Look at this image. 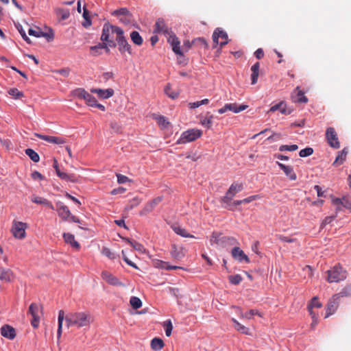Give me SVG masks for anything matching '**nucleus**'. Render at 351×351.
<instances>
[{
    "mask_svg": "<svg viewBox=\"0 0 351 351\" xmlns=\"http://www.w3.org/2000/svg\"><path fill=\"white\" fill-rule=\"evenodd\" d=\"M67 327L75 326L78 328L88 326L92 319L89 313L86 312L70 313L65 317Z\"/></svg>",
    "mask_w": 351,
    "mask_h": 351,
    "instance_id": "nucleus-1",
    "label": "nucleus"
},
{
    "mask_svg": "<svg viewBox=\"0 0 351 351\" xmlns=\"http://www.w3.org/2000/svg\"><path fill=\"white\" fill-rule=\"evenodd\" d=\"M169 43H170L173 52L178 55L182 56L183 53L180 49V41L178 40V38L175 36H170L169 40Z\"/></svg>",
    "mask_w": 351,
    "mask_h": 351,
    "instance_id": "nucleus-22",
    "label": "nucleus"
},
{
    "mask_svg": "<svg viewBox=\"0 0 351 351\" xmlns=\"http://www.w3.org/2000/svg\"><path fill=\"white\" fill-rule=\"evenodd\" d=\"M112 14L114 16H132L131 14L130 13V11L125 8H122L114 10L112 12Z\"/></svg>",
    "mask_w": 351,
    "mask_h": 351,
    "instance_id": "nucleus-44",
    "label": "nucleus"
},
{
    "mask_svg": "<svg viewBox=\"0 0 351 351\" xmlns=\"http://www.w3.org/2000/svg\"><path fill=\"white\" fill-rule=\"evenodd\" d=\"M117 29H121V28L119 27L115 26V25H110L109 23H104V25L103 26L102 34L101 36V40L102 41L108 43L109 46L111 47H116L115 42L113 40L110 39V35L112 34H116L117 35Z\"/></svg>",
    "mask_w": 351,
    "mask_h": 351,
    "instance_id": "nucleus-4",
    "label": "nucleus"
},
{
    "mask_svg": "<svg viewBox=\"0 0 351 351\" xmlns=\"http://www.w3.org/2000/svg\"><path fill=\"white\" fill-rule=\"evenodd\" d=\"M341 206L348 209L351 208V199L346 197H343Z\"/></svg>",
    "mask_w": 351,
    "mask_h": 351,
    "instance_id": "nucleus-63",
    "label": "nucleus"
},
{
    "mask_svg": "<svg viewBox=\"0 0 351 351\" xmlns=\"http://www.w3.org/2000/svg\"><path fill=\"white\" fill-rule=\"evenodd\" d=\"M14 279V275L10 269L1 270V281L11 282Z\"/></svg>",
    "mask_w": 351,
    "mask_h": 351,
    "instance_id": "nucleus-35",
    "label": "nucleus"
},
{
    "mask_svg": "<svg viewBox=\"0 0 351 351\" xmlns=\"http://www.w3.org/2000/svg\"><path fill=\"white\" fill-rule=\"evenodd\" d=\"M165 92L166 95L169 97L170 98L175 99L178 97V94L176 92H174L170 85H167L165 88Z\"/></svg>",
    "mask_w": 351,
    "mask_h": 351,
    "instance_id": "nucleus-54",
    "label": "nucleus"
},
{
    "mask_svg": "<svg viewBox=\"0 0 351 351\" xmlns=\"http://www.w3.org/2000/svg\"><path fill=\"white\" fill-rule=\"evenodd\" d=\"M326 280L328 282H339L347 277V271L339 265H337L327 271Z\"/></svg>",
    "mask_w": 351,
    "mask_h": 351,
    "instance_id": "nucleus-3",
    "label": "nucleus"
},
{
    "mask_svg": "<svg viewBox=\"0 0 351 351\" xmlns=\"http://www.w3.org/2000/svg\"><path fill=\"white\" fill-rule=\"evenodd\" d=\"M130 305L132 306L134 309H138L141 307L142 306V302L141 300L135 296L131 297L130 300Z\"/></svg>",
    "mask_w": 351,
    "mask_h": 351,
    "instance_id": "nucleus-46",
    "label": "nucleus"
},
{
    "mask_svg": "<svg viewBox=\"0 0 351 351\" xmlns=\"http://www.w3.org/2000/svg\"><path fill=\"white\" fill-rule=\"evenodd\" d=\"M101 278L110 285L118 287L123 286V284L116 276L107 271H102Z\"/></svg>",
    "mask_w": 351,
    "mask_h": 351,
    "instance_id": "nucleus-14",
    "label": "nucleus"
},
{
    "mask_svg": "<svg viewBox=\"0 0 351 351\" xmlns=\"http://www.w3.org/2000/svg\"><path fill=\"white\" fill-rule=\"evenodd\" d=\"M213 40L215 44L214 47L218 44L223 47L228 43V34L223 29L217 28L213 32Z\"/></svg>",
    "mask_w": 351,
    "mask_h": 351,
    "instance_id": "nucleus-10",
    "label": "nucleus"
},
{
    "mask_svg": "<svg viewBox=\"0 0 351 351\" xmlns=\"http://www.w3.org/2000/svg\"><path fill=\"white\" fill-rule=\"evenodd\" d=\"M156 120L157 121L158 125L162 126V128H167V125H169V122L163 116H158L157 117H156Z\"/></svg>",
    "mask_w": 351,
    "mask_h": 351,
    "instance_id": "nucleus-59",
    "label": "nucleus"
},
{
    "mask_svg": "<svg viewBox=\"0 0 351 351\" xmlns=\"http://www.w3.org/2000/svg\"><path fill=\"white\" fill-rule=\"evenodd\" d=\"M53 167L56 170L57 176L62 180H64L66 182H71L73 183L78 182L79 176H77L75 174H69L64 171H62L58 165V162L56 158L53 159Z\"/></svg>",
    "mask_w": 351,
    "mask_h": 351,
    "instance_id": "nucleus-9",
    "label": "nucleus"
},
{
    "mask_svg": "<svg viewBox=\"0 0 351 351\" xmlns=\"http://www.w3.org/2000/svg\"><path fill=\"white\" fill-rule=\"evenodd\" d=\"M17 29L21 35L22 38L28 43H30V39L29 37L26 35L25 30L23 29L21 26L17 27Z\"/></svg>",
    "mask_w": 351,
    "mask_h": 351,
    "instance_id": "nucleus-64",
    "label": "nucleus"
},
{
    "mask_svg": "<svg viewBox=\"0 0 351 351\" xmlns=\"http://www.w3.org/2000/svg\"><path fill=\"white\" fill-rule=\"evenodd\" d=\"M202 134V132L198 129H191L184 132L178 141V144L192 142L199 138Z\"/></svg>",
    "mask_w": 351,
    "mask_h": 351,
    "instance_id": "nucleus-5",
    "label": "nucleus"
},
{
    "mask_svg": "<svg viewBox=\"0 0 351 351\" xmlns=\"http://www.w3.org/2000/svg\"><path fill=\"white\" fill-rule=\"evenodd\" d=\"M162 199V197H157L152 201L147 202L142 210L140 212V215H146L147 213L152 212L154 208L160 203Z\"/></svg>",
    "mask_w": 351,
    "mask_h": 351,
    "instance_id": "nucleus-15",
    "label": "nucleus"
},
{
    "mask_svg": "<svg viewBox=\"0 0 351 351\" xmlns=\"http://www.w3.org/2000/svg\"><path fill=\"white\" fill-rule=\"evenodd\" d=\"M164 346L163 341L160 338L155 337L151 341V348L156 351L162 350Z\"/></svg>",
    "mask_w": 351,
    "mask_h": 351,
    "instance_id": "nucleus-37",
    "label": "nucleus"
},
{
    "mask_svg": "<svg viewBox=\"0 0 351 351\" xmlns=\"http://www.w3.org/2000/svg\"><path fill=\"white\" fill-rule=\"evenodd\" d=\"M63 238L64 241L67 243H69L73 247L78 250L80 249V244L77 241L75 240L74 235L70 233H64Z\"/></svg>",
    "mask_w": 351,
    "mask_h": 351,
    "instance_id": "nucleus-29",
    "label": "nucleus"
},
{
    "mask_svg": "<svg viewBox=\"0 0 351 351\" xmlns=\"http://www.w3.org/2000/svg\"><path fill=\"white\" fill-rule=\"evenodd\" d=\"M276 110H279L282 114H289L291 112L287 108L286 104L283 101L272 106L268 112H274Z\"/></svg>",
    "mask_w": 351,
    "mask_h": 351,
    "instance_id": "nucleus-23",
    "label": "nucleus"
},
{
    "mask_svg": "<svg viewBox=\"0 0 351 351\" xmlns=\"http://www.w3.org/2000/svg\"><path fill=\"white\" fill-rule=\"evenodd\" d=\"M86 104L91 107H96L101 110V111H105L106 108L104 105L99 104L95 97H93L90 93L88 95L87 99L85 100Z\"/></svg>",
    "mask_w": 351,
    "mask_h": 351,
    "instance_id": "nucleus-26",
    "label": "nucleus"
},
{
    "mask_svg": "<svg viewBox=\"0 0 351 351\" xmlns=\"http://www.w3.org/2000/svg\"><path fill=\"white\" fill-rule=\"evenodd\" d=\"M247 108H248V106L244 105V104L239 105V106H237V104L235 103H230V104H226V108L227 109V111L228 110L232 111L234 113H239L241 111L245 110Z\"/></svg>",
    "mask_w": 351,
    "mask_h": 351,
    "instance_id": "nucleus-27",
    "label": "nucleus"
},
{
    "mask_svg": "<svg viewBox=\"0 0 351 351\" xmlns=\"http://www.w3.org/2000/svg\"><path fill=\"white\" fill-rule=\"evenodd\" d=\"M156 266L158 268L165 269L167 270L182 269V267H181L171 266L167 262L162 261H158L156 263Z\"/></svg>",
    "mask_w": 351,
    "mask_h": 351,
    "instance_id": "nucleus-38",
    "label": "nucleus"
},
{
    "mask_svg": "<svg viewBox=\"0 0 351 351\" xmlns=\"http://www.w3.org/2000/svg\"><path fill=\"white\" fill-rule=\"evenodd\" d=\"M28 313L32 315V319L31 320L32 326L36 328L38 327L42 314V308L36 303H32L29 305Z\"/></svg>",
    "mask_w": 351,
    "mask_h": 351,
    "instance_id": "nucleus-7",
    "label": "nucleus"
},
{
    "mask_svg": "<svg viewBox=\"0 0 351 351\" xmlns=\"http://www.w3.org/2000/svg\"><path fill=\"white\" fill-rule=\"evenodd\" d=\"M171 255L175 259H181L184 256L183 249L181 247H178L176 245H172L171 250Z\"/></svg>",
    "mask_w": 351,
    "mask_h": 351,
    "instance_id": "nucleus-28",
    "label": "nucleus"
},
{
    "mask_svg": "<svg viewBox=\"0 0 351 351\" xmlns=\"http://www.w3.org/2000/svg\"><path fill=\"white\" fill-rule=\"evenodd\" d=\"M92 93H95L100 99H108L114 95V90L112 88L101 89V88H92L90 89Z\"/></svg>",
    "mask_w": 351,
    "mask_h": 351,
    "instance_id": "nucleus-17",
    "label": "nucleus"
},
{
    "mask_svg": "<svg viewBox=\"0 0 351 351\" xmlns=\"http://www.w3.org/2000/svg\"><path fill=\"white\" fill-rule=\"evenodd\" d=\"M130 38L135 45L140 46L143 44V40L138 32H132L130 34Z\"/></svg>",
    "mask_w": 351,
    "mask_h": 351,
    "instance_id": "nucleus-39",
    "label": "nucleus"
},
{
    "mask_svg": "<svg viewBox=\"0 0 351 351\" xmlns=\"http://www.w3.org/2000/svg\"><path fill=\"white\" fill-rule=\"evenodd\" d=\"M322 303L318 301L317 297H313L309 304H308V309H313V308H320L322 307Z\"/></svg>",
    "mask_w": 351,
    "mask_h": 351,
    "instance_id": "nucleus-50",
    "label": "nucleus"
},
{
    "mask_svg": "<svg viewBox=\"0 0 351 351\" xmlns=\"http://www.w3.org/2000/svg\"><path fill=\"white\" fill-rule=\"evenodd\" d=\"M348 152L346 151V149L344 148L343 150L339 152L338 153L337 156L336 157L335 160L333 162L334 166H339L341 165L343 161L346 160V156H347Z\"/></svg>",
    "mask_w": 351,
    "mask_h": 351,
    "instance_id": "nucleus-34",
    "label": "nucleus"
},
{
    "mask_svg": "<svg viewBox=\"0 0 351 351\" xmlns=\"http://www.w3.org/2000/svg\"><path fill=\"white\" fill-rule=\"evenodd\" d=\"M298 149V146L297 145H282L279 147V150L280 152L284 151H290L293 152Z\"/></svg>",
    "mask_w": 351,
    "mask_h": 351,
    "instance_id": "nucleus-57",
    "label": "nucleus"
},
{
    "mask_svg": "<svg viewBox=\"0 0 351 351\" xmlns=\"http://www.w3.org/2000/svg\"><path fill=\"white\" fill-rule=\"evenodd\" d=\"M64 319V312L63 310H60L58 313V331H57V335H58V338H60L62 335V323H63Z\"/></svg>",
    "mask_w": 351,
    "mask_h": 351,
    "instance_id": "nucleus-41",
    "label": "nucleus"
},
{
    "mask_svg": "<svg viewBox=\"0 0 351 351\" xmlns=\"http://www.w3.org/2000/svg\"><path fill=\"white\" fill-rule=\"evenodd\" d=\"M192 45L201 48H208V43L204 38H197L192 41Z\"/></svg>",
    "mask_w": 351,
    "mask_h": 351,
    "instance_id": "nucleus-43",
    "label": "nucleus"
},
{
    "mask_svg": "<svg viewBox=\"0 0 351 351\" xmlns=\"http://www.w3.org/2000/svg\"><path fill=\"white\" fill-rule=\"evenodd\" d=\"M141 202V200L138 197H134L130 201V202L127 205L125 209H127L128 210H132L134 207H136L137 206H138Z\"/></svg>",
    "mask_w": 351,
    "mask_h": 351,
    "instance_id": "nucleus-49",
    "label": "nucleus"
},
{
    "mask_svg": "<svg viewBox=\"0 0 351 351\" xmlns=\"http://www.w3.org/2000/svg\"><path fill=\"white\" fill-rule=\"evenodd\" d=\"M232 256L234 259L239 261V262H242L243 261H245L246 263L250 262V259L247 256L245 255L243 251L239 247H234L232 250Z\"/></svg>",
    "mask_w": 351,
    "mask_h": 351,
    "instance_id": "nucleus-19",
    "label": "nucleus"
},
{
    "mask_svg": "<svg viewBox=\"0 0 351 351\" xmlns=\"http://www.w3.org/2000/svg\"><path fill=\"white\" fill-rule=\"evenodd\" d=\"M8 94L14 99H19L24 95L23 92L19 91L17 88H10L8 90Z\"/></svg>",
    "mask_w": 351,
    "mask_h": 351,
    "instance_id": "nucleus-48",
    "label": "nucleus"
},
{
    "mask_svg": "<svg viewBox=\"0 0 351 351\" xmlns=\"http://www.w3.org/2000/svg\"><path fill=\"white\" fill-rule=\"evenodd\" d=\"M232 322L234 323V328L237 331L245 335H250V329L240 324L237 319H235L234 318H232Z\"/></svg>",
    "mask_w": 351,
    "mask_h": 351,
    "instance_id": "nucleus-32",
    "label": "nucleus"
},
{
    "mask_svg": "<svg viewBox=\"0 0 351 351\" xmlns=\"http://www.w3.org/2000/svg\"><path fill=\"white\" fill-rule=\"evenodd\" d=\"M117 36L116 40L119 45V51L121 53H124L127 51L129 54H132V49L130 45L128 43L123 35V30L122 29H117Z\"/></svg>",
    "mask_w": 351,
    "mask_h": 351,
    "instance_id": "nucleus-8",
    "label": "nucleus"
},
{
    "mask_svg": "<svg viewBox=\"0 0 351 351\" xmlns=\"http://www.w3.org/2000/svg\"><path fill=\"white\" fill-rule=\"evenodd\" d=\"M210 245H217L220 247H228L238 243L237 240L232 237H221V234L213 232L210 238Z\"/></svg>",
    "mask_w": 351,
    "mask_h": 351,
    "instance_id": "nucleus-2",
    "label": "nucleus"
},
{
    "mask_svg": "<svg viewBox=\"0 0 351 351\" xmlns=\"http://www.w3.org/2000/svg\"><path fill=\"white\" fill-rule=\"evenodd\" d=\"M276 163L280 168V169H282L284 171L286 176L289 177V178L291 180H295L297 179V176L295 173L292 167L285 165L284 164L280 162H276Z\"/></svg>",
    "mask_w": 351,
    "mask_h": 351,
    "instance_id": "nucleus-21",
    "label": "nucleus"
},
{
    "mask_svg": "<svg viewBox=\"0 0 351 351\" xmlns=\"http://www.w3.org/2000/svg\"><path fill=\"white\" fill-rule=\"evenodd\" d=\"M228 280L232 285H239L243 280L239 274L231 275L228 276Z\"/></svg>",
    "mask_w": 351,
    "mask_h": 351,
    "instance_id": "nucleus-51",
    "label": "nucleus"
},
{
    "mask_svg": "<svg viewBox=\"0 0 351 351\" xmlns=\"http://www.w3.org/2000/svg\"><path fill=\"white\" fill-rule=\"evenodd\" d=\"M89 93L83 88H77L74 90L75 96L81 99L86 100Z\"/></svg>",
    "mask_w": 351,
    "mask_h": 351,
    "instance_id": "nucleus-45",
    "label": "nucleus"
},
{
    "mask_svg": "<svg viewBox=\"0 0 351 351\" xmlns=\"http://www.w3.org/2000/svg\"><path fill=\"white\" fill-rule=\"evenodd\" d=\"M154 32L164 34H169L168 28L163 19H158L156 21L155 24Z\"/></svg>",
    "mask_w": 351,
    "mask_h": 351,
    "instance_id": "nucleus-25",
    "label": "nucleus"
},
{
    "mask_svg": "<svg viewBox=\"0 0 351 351\" xmlns=\"http://www.w3.org/2000/svg\"><path fill=\"white\" fill-rule=\"evenodd\" d=\"M31 200L32 202H34L35 204L45 206L51 210L55 209L54 206L51 204V202L44 197L36 196V195H33L31 198Z\"/></svg>",
    "mask_w": 351,
    "mask_h": 351,
    "instance_id": "nucleus-24",
    "label": "nucleus"
},
{
    "mask_svg": "<svg viewBox=\"0 0 351 351\" xmlns=\"http://www.w3.org/2000/svg\"><path fill=\"white\" fill-rule=\"evenodd\" d=\"M332 204H334L337 206V208H336L337 211H339L341 210L342 199L333 197L332 199Z\"/></svg>",
    "mask_w": 351,
    "mask_h": 351,
    "instance_id": "nucleus-61",
    "label": "nucleus"
},
{
    "mask_svg": "<svg viewBox=\"0 0 351 351\" xmlns=\"http://www.w3.org/2000/svg\"><path fill=\"white\" fill-rule=\"evenodd\" d=\"M56 210L58 215L62 218V220L66 221L69 219V217L71 215V212L68 206L62 204V203H58L57 204Z\"/></svg>",
    "mask_w": 351,
    "mask_h": 351,
    "instance_id": "nucleus-20",
    "label": "nucleus"
},
{
    "mask_svg": "<svg viewBox=\"0 0 351 351\" xmlns=\"http://www.w3.org/2000/svg\"><path fill=\"white\" fill-rule=\"evenodd\" d=\"M336 295H339V298L343 297H350L351 296V285H348L345 287L339 293Z\"/></svg>",
    "mask_w": 351,
    "mask_h": 351,
    "instance_id": "nucleus-47",
    "label": "nucleus"
},
{
    "mask_svg": "<svg viewBox=\"0 0 351 351\" xmlns=\"http://www.w3.org/2000/svg\"><path fill=\"white\" fill-rule=\"evenodd\" d=\"M101 253L103 255L106 256L110 259L112 260L116 258V255L113 252H112L109 248L106 247H104L102 248Z\"/></svg>",
    "mask_w": 351,
    "mask_h": 351,
    "instance_id": "nucleus-55",
    "label": "nucleus"
},
{
    "mask_svg": "<svg viewBox=\"0 0 351 351\" xmlns=\"http://www.w3.org/2000/svg\"><path fill=\"white\" fill-rule=\"evenodd\" d=\"M243 189L242 184L233 183L231 184L226 195L221 198V202L225 204L230 206V202L234 195L241 191Z\"/></svg>",
    "mask_w": 351,
    "mask_h": 351,
    "instance_id": "nucleus-6",
    "label": "nucleus"
},
{
    "mask_svg": "<svg viewBox=\"0 0 351 351\" xmlns=\"http://www.w3.org/2000/svg\"><path fill=\"white\" fill-rule=\"evenodd\" d=\"M16 332L14 327L5 324L1 326V336L10 339L12 340L16 337Z\"/></svg>",
    "mask_w": 351,
    "mask_h": 351,
    "instance_id": "nucleus-18",
    "label": "nucleus"
},
{
    "mask_svg": "<svg viewBox=\"0 0 351 351\" xmlns=\"http://www.w3.org/2000/svg\"><path fill=\"white\" fill-rule=\"evenodd\" d=\"M123 239L128 242L135 250L140 252L141 253L145 252V249L141 243L134 240H130L128 238H123Z\"/></svg>",
    "mask_w": 351,
    "mask_h": 351,
    "instance_id": "nucleus-33",
    "label": "nucleus"
},
{
    "mask_svg": "<svg viewBox=\"0 0 351 351\" xmlns=\"http://www.w3.org/2000/svg\"><path fill=\"white\" fill-rule=\"evenodd\" d=\"M34 135L42 140L53 144L60 145L66 143V140L61 137L43 135L38 133H35Z\"/></svg>",
    "mask_w": 351,
    "mask_h": 351,
    "instance_id": "nucleus-16",
    "label": "nucleus"
},
{
    "mask_svg": "<svg viewBox=\"0 0 351 351\" xmlns=\"http://www.w3.org/2000/svg\"><path fill=\"white\" fill-rule=\"evenodd\" d=\"M26 224L23 222L15 223L12 231L13 235L17 239H23L25 237Z\"/></svg>",
    "mask_w": 351,
    "mask_h": 351,
    "instance_id": "nucleus-13",
    "label": "nucleus"
},
{
    "mask_svg": "<svg viewBox=\"0 0 351 351\" xmlns=\"http://www.w3.org/2000/svg\"><path fill=\"white\" fill-rule=\"evenodd\" d=\"M339 295H333L329 300L326 306V313L325 318H328L330 315L335 313L339 306Z\"/></svg>",
    "mask_w": 351,
    "mask_h": 351,
    "instance_id": "nucleus-12",
    "label": "nucleus"
},
{
    "mask_svg": "<svg viewBox=\"0 0 351 351\" xmlns=\"http://www.w3.org/2000/svg\"><path fill=\"white\" fill-rule=\"evenodd\" d=\"M173 230L177 234H179L183 237H186V238H193L194 237V236L188 233L186 229L182 228L180 226H173Z\"/></svg>",
    "mask_w": 351,
    "mask_h": 351,
    "instance_id": "nucleus-40",
    "label": "nucleus"
},
{
    "mask_svg": "<svg viewBox=\"0 0 351 351\" xmlns=\"http://www.w3.org/2000/svg\"><path fill=\"white\" fill-rule=\"evenodd\" d=\"M25 152L34 162H38L40 160L39 155L34 149L28 148L25 150Z\"/></svg>",
    "mask_w": 351,
    "mask_h": 351,
    "instance_id": "nucleus-42",
    "label": "nucleus"
},
{
    "mask_svg": "<svg viewBox=\"0 0 351 351\" xmlns=\"http://www.w3.org/2000/svg\"><path fill=\"white\" fill-rule=\"evenodd\" d=\"M213 119L214 116L208 112L204 117L200 119V123L204 127L210 129L213 125Z\"/></svg>",
    "mask_w": 351,
    "mask_h": 351,
    "instance_id": "nucleus-30",
    "label": "nucleus"
},
{
    "mask_svg": "<svg viewBox=\"0 0 351 351\" xmlns=\"http://www.w3.org/2000/svg\"><path fill=\"white\" fill-rule=\"evenodd\" d=\"M326 137L328 143L331 147L338 149L340 147V143L337 137V134L333 128H328L326 132Z\"/></svg>",
    "mask_w": 351,
    "mask_h": 351,
    "instance_id": "nucleus-11",
    "label": "nucleus"
},
{
    "mask_svg": "<svg viewBox=\"0 0 351 351\" xmlns=\"http://www.w3.org/2000/svg\"><path fill=\"white\" fill-rule=\"evenodd\" d=\"M116 176H117V182L119 184H124V183L131 181V180L128 177H127L124 175H122L120 173H117Z\"/></svg>",
    "mask_w": 351,
    "mask_h": 351,
    "instance_id": "nucleus-60",
    "label": "nucleus"
},
{
    "mask_svg": "<svg viewBox=\"0 0 351 351\" xmlns=\"http://www.w3.org/2000/svg\"><path fill=\"white\" fill-rule=\"evenodd\" d=\"M164 326L165 328V334L167 337L171 336L172 329H173V325L171 323V321L170 319H168L164 322Z\"/></svg>",
    "mask_w": 351,
    "mask_h": 351,
    "instance_id": "nucleus-53",
    "label": "nucleus"
},
{
    "mask_svg": "<svg viewBox=\"0 0 351 351\" xmlns=\"http://www.w3.org/2000/svg\"><path fill=\"white\" fill-rule=\"evenodd\" d=\"M105 49L106 51H109L108 47L106 43H99L98 45L90 47V49L91 51V53L93 56H98L101 53V49Z\"/></svg>",
    "mask_w": 351,
    "mask_h": 351,
    "instance_id": "nucleus-31",
    "label": "nucleus"
},
{
    "mask_svg": "<svg viewBox=\"0 0 351 351\" xmlns=\"http://www.w3.org/2000/svg\"><path fill=\"white\" fill-rule=\"evenodd\" d=\"M28 34L29 35L35 36L36 38H40L42 36H44L43 34V32L39 28L37 29L29 28L28 30Z\"/></svg>",
    "mask_w": 351,
    "mask_h": 351,
    "instance_id": "nucleus-58",
    "label": "nucleus"
},
{
    "mask_svg": "<svg viewBox=\"0 0 351 351\" xmlns=\"http://www.w3.org/2000/svg\"><path fill=\"white\" fill-rule=\"evenodd\" d=\"M313 153V148L311 147H306L302 150L300 151L299 152V156L300 157H307V156H309L311 155H312Z\"/></svg>",
    "mask_w": 351,
    "mask_h": 351,
    "instance_id": "nucleus-56",
    "label": "nucleus"
},
{
    "mask_svg": "<svg viewBox=\"0 0 351 351\" xmlns=\"http://www.w3.org/2000/svg\"><path fill=\"white\" fill-rule=\"evenodd\" d=\"M293 101L295 103H306L308 101V99L304 95V93L300 90Z\"/></svg>",
    "mask_w": 351,
    "mask_h": 351,
    "instance_id": "nucleus-52",
    "label": "nucleus"
},
{
    "mask_svg": "<svg viewBox=\"0 0 351 351\" xmlns=\"http://www.w3.org/2000/svg\"><path fill=\"white\" fill-rule=\"evenodd\" d=\"M276 237L278 238L279 240H280L282 242L293 243L296 241L295 239L289 238V237H285L283 235H280V234L277 235Z\"/></svg>",
    "mask_w": 351,
    "mask_h": 351,
    "instance_id": "nucleus-62",
    "label": "nucleus"
},
{
    "mask_svg": "<svg viewBox=\"0 0 351 351\" xmlns=\"http://www.w3.org/2000/svg\"><path fill=\"white\" fill-rule=\"evenodd\" d=\"M237 310L239 312V317L241 318L250 319L252 317V316L254 315H258L259 316H261V315L257 311L254 310V309H251L250 311H249L246 313H243L241 311V310L239 308H237Z\"/></svg>",
    "mask_w": 351,
    "mask_h": 351,
    "instance_id": "nucleus-36",
    "label": "nucleus"
}]
</instances>
